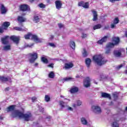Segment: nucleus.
Masks as SVG:
<instances>
[{
	"instance_id": "16",
	"label": "nucleus",
	"mask_w": 127,
	"mask_h": 127,
	"mask_svg": "<svg viewBox=\"0 0 127 127\" xmlns=\"http://www.w3.org/2000/svg\"><path fill=\"white\" fill-rule=\"evenodd\" d=\"M14 108H15V105H14L9 106L6 109V112L8 113L9 112H12V111H14Z\"/></svg>"
},
{
	"instance_id": "58",
	"label": "nucleus",
	"mask_w": 127,
	"mask_h": 127,
	"mask_svg": "<svg viewBox=\"0 0 127 127\" xmlns=\"http://www.w3.org/2000/svg\"><path fill=\"white\" fill-rule=\"evenodd\" d=\"M8 90H9V88H5V91H8Z\"/></svg>"
},
{
	"instance_id": "1",
	"label": "nucleus",
	"mask_w": 127,
	"mask_h": 127,
	"mask_svg": "<svg viewBox=\"0 0 127 127\" xmlns=\"http://www.w3.org/2000/svg\"><path fill=\"white\" fill-rule=\"evenodd\" d=\"M12 118H19V119H23L26 122H29L32 119V114L30 112H27L23 114L19 110H14L11 115Z\"/></svg>"
},
{
	"instance_id": "53",
	"label": "nucleus",
	"mask_w": 127,
	"mask_h": 127,
	"mask_svg": "<svg viewBox=\"0 0 127 127\" xmlns=\"http://www.w3.org/2000/svg\"><path fill=\"white\" fill-rule=\"evenodd\" d=\"M36 97H33L32 98V102H34L35 101V100H36Z\"/></svg>"
},
{
	"instance_id": "45",
	"label": "nucleus",
	"mask_w": 127,
	"mask_h": 127,
	"mask_svg": "<svg viewBox=\"0 0 127 127\" xmlns=\"http://www.w3.org/2000/svg\"><path fill=\"white\" fill-rule=\"evenodd\" d=\"M124 66H125V64H120V65L117 66V69H118V70H120V69H121L122 67H124Z\"/></svg>"
},
{
	"instance_id": "30",
	"label": "nucleus",
	"mask_w": 127,
	"mask_h": 127,
	"mask_svg": "<svg viewBox=\"0 0 127 127\" xmlns=\"http://www.w3.org/2000/svg\"><path fill=\"white\" fill-rule=\"evenodd\" d=\"M112 127H120L119 126V123L116 121L113 122L112 124Z\"/></svg>"
},
{
	"instance_id": "27",
	"label": "nucleus",
	"mask_w": 127,
	"mask_h": 127,
	"mask_svg": "<svg viewBox=\"0 0 127 127\" xmlns=\"http://www.w3.org/2000/svg\"><path fill=\"white\" fill-rule=\"evenodd\" d=\"M115 44L113 43H109L106 45V48L107 49H111V48H114Z\"/></svg>"
},
{
	"instance_id": "47",
	"label": "nucleus",
	"mask_w": 127,
	"mask_h": 127,
	"mask_svg": "<svg viewBox=\"0 0 127 127\" xmlns=\"http://www.w3.org/2000/svg\"><path fill=\"white\" fill-rule=\"evenodd\" d=\"M4 29L3 27H0V33H2L4 31Z\"/></svg>"
},
{
	"instance_id": "31",
	"label": "nucleus",
	"mask_w": 127,
	"mask_h": 127,
	"mask_svg": "<svg viewBox=\"0 0 127 127\" xmlns=\"http://www.w3.org/2000/svg\"><path fill=\"white\" fill-rule=\"evenodd\" d=\"M41 60L43 63H45V64H47L48 63V60L47 59L45 58V57H42Z\"/></svg>"
},
{
	"instance_id": "19",
	"label": "nucleus",
	"mask_w": 127,
	"mask_h": 127,
	"mask_svg": "<svg viewBox=\"0 0 127 127\" xmlns=\"http://www.w3.org/2000/svg\"><path fill=\"white\" fill-rule=\"evenodd\" d=\"M80 122L82 125H83L84 126H87L88 125V121H87V119L84 117H82L80 119Z\"/></svg>"
},
{
	"instance_id": "10",
	"label": "nucleus",
	"mask_w": 127,
	"mask_h": 127,
	"mask_svg": "<svg viewBox=\"0 0 127 127\" xmlns=\"http://www.w3.org/2000/svg\"><path fill=\"white\" fill-rule=\"evenodd\" d=\"M10 38L11 40H12V41L15 43V44H18V43H19V37L12 36Z\"/></svg>"
},
{
	"instance_id": "56",
	"label": "nucleus",
	"mask_w": 127,
	"mask_h": 127,
	"mask_svg": "<svg viewBox=\"0 0 127 127\" xmlns=\"http://www.w3.org/2000/svg\"><path fill=\"white\" fill-rule=\"evenodd\" d=\"M50 38V39H53V38H54V36L51 35Z\"/></svg>"
},
{
	"instance_id": "14",
	"label": "nucleus",
	"mask_w": 127,
	"mask_h": 127,
	"mask_svg": "<svg viewBox=\"0 0 127 127\" xmlns=\"http://www.w3.org/2000/svg\"><path fill=\"white\" fill-rule=\"evenodd\" d=\"M59 105L61 107L62 109H65L66 107H67V104L63 101H59Z\"/></svg>"
},
{
	"instance_id": "18",
	"label": "nucleus",
	"mask_w": 127,
	"mask_h": 127,
	"mask_svg": "<svg viewBox=\"0 0 127 127\" xmlns=\"http://www.w3.org/2000/svg\"><path fill=\"white\" fill-rule=\"evenodd\" d=\"M113 42L114 45H118L120 43V38L114 37L113 38Z\"/></svg>"
},
{
	"instance_id": "63",
	"label": "nucleus",
	"mask_w": 127,
	"mask_h": 127,
	"mask_svg": "<svg viewBox=\"0 0 127 127\" xmlns=\"http://www.w3.org/2000/svg\"><path fill=\"white\" fill-rule=\"evenodd\" d=\"M47 119H48L49 120H50V117H47Z\"/></svg>"
},
{
	"instance_id": "5",
	"label": "nucleus",
	"mask_w": 127,
	"mask_h": 127,
	"mask_svg": "<svg viewBox=\"0 0 127 127\" xmlns=\"http://www.w3.org/2000/svg\"><path fill=\"white\" fill-rule=\"evenodd\" d=\"M83 86L85 88H89L91 86V79L90 78L87 77L83 81Z\"/></svg>"
},
{
	"instance_id": "41",
	"label": "nucleus",
	"mask_w": 127,
	"mask_h": 127,
	"mask_svg": "<svg viewBox=\"0 0 127 127\" xmlns=\"http://www.w3.org/2000/svg\"><path fill=\"white\" fill-rule=\"evenodd\" d=\"M65 109L67 111H73V108L69 107L68 105L65 107Z\"/></svg>"
},
{
	"instance_id": "33",
	"label": "nucleus",
	"mask_w": 127,
	"mask_h": 127,
	"mask_svg": "<svg viewBox=\"0 0 127 127\" xmlns=\"http://www.w3.org/2000/svg\"><path fill=\"white\" fill-rule=\"evenodd\" d=\"M45 100L46 102H50V96L48 95H46L45 96Z\"/></svg>"
},
{
	"instance_id": "11",
	"label": "nucleus",
	"mask_w": 127,
	"mask_h": 127,
	"mask_svg": "<svg viewBox=\"0 0 127 127\" xmlns=\"http://www.w3.org/2000/svg\"><path fill=\"white\" fill-rule=\"evenodd\" d=\"M20 10L22 11H26V10H29V7H28V5L23 4L21 5L19 7Z\"/></svg>"
},
{
	"instance_id": "48",
	"label": "nucleus",
	"mask_w": 127,
	"mask_h": 127,
	"mask_svg": "<svg viewBox=\"0 0 127 127\" xmlns=\"http://www.w3.org/2000/svg\"><path fill=\"white\" fill-rule=\"evenodd\" d=\"M64 80L65 81H70V80H71V77H66V78H64Z\"/></svg>"
},
{
	"instance_id": "52",
	"label": "nucleus",
	"mask_w": 127,
	"mask_h": 127,
	"mask_svg": "<svg viewBox=\"0 0 127 127\" xmlns=\"http://www.w3.org/2000/svg\"><path fill=\"white\" fill-rule=\"evenodd\" d=\"M48 67H51V68L54 67V64H50L49 65H48Z\"/></svg>"
},
{
	"instance_id": "46",
	"label": "nucleus",
	"mask_w": 127,
	"mask_h": 127,
	"mask_svg": "<svg viewBox=\"0 0 127 127\" xmlns=\"http://www.w3.org/2000/svg\"><path fill=\"white\" fill-rule=\"evenodd\" d=\"M33 45V44L31 45H28L27 44H25L24 45L25 48H27V47H32V46Z\"/></svg>"
},
{
	"instance_id": "24",
	"label": "nucleus",
	"mask_w": 127,
	"mask_h": 127,
	"mask_svg": "<svg viewBox=\"0 0 127 127\" xmlns=\"http://www.w3.org/2000/svg\"><path fill=\"white\" fill-rule=\"evenodd\" d=\"M101 96L103 98H107L108 99H109L110 100H111V95L108 93L102 92L101 93Z\"/></svg>"
},
{
	"instance_id": "20",
	"label": "nucleus",
	"mask_w": 127,
	"mask_h": 127,
	"mask_svg": "<svg viewBox=\"0 0 127 127\" xmlns=\"http://www.w3.org/2000/svg\"><path fill=\"white\" fill-rule=\"evenodd\" d=\"M17 20L20 23H22V22H25L26 19L22 16H18L17 18Z\"/></svg>"
},
{
	"instance_id": "6",
	"label": "nucleus",
	"mask_w": 127,
	"mask_h": 127,
	"mask_svg": "<svg viewBox=\"0 0 127 127\" xmlns=\"http://www.w3.org/2000/svg\"><path fill=\"white\" fill-rule=\"evenodd\" d=\"M125 52V50L121 49L119 50L115 51L114 52V55L115 57H121L122 56V53Z\"/></svg>"
},
{
	"instance_id": "13",
	"label": "nucleus",
	"mask_w": 127,
	"mask_h": 127,
	"mask_svg": "<svg viewBox=\"0 0 127 127\" xmlns=\"http://www.w3.org/2000/svg\"><path fill=\"white\" fill-rule=\"evenodd\" d=\"M56 7L57 9H60L62 7V3H61V1L58 0L55 1Z\"/></svg>"
},
{
	"instance_id": "62",
	"label": "nucleus",
	"mask_w": 127,
	"mask_h": 127,
	"mask_svg": "<svg viewBox=\"0 0 127 127\" xmlns=\"http://www.w3.org/2000/svg\"><path fill=\"white\" fill-rule=\"evenodd\" d=\"M35 65V66H38V63H36Z\"/></svg>"
},
{
	"instance_id": "38",
	"label": "nucleus",
	"mask_w": 127,
	"mask_h": 127,
	"mask_svg": "<svg viewBox=\"0 0 127 127\" xmlns=\"http://www.w3.org/2000/svg\"><path fill=\"white\" fill-rule=\"evenodd\" d=\"M31 33H28V34L25 35L24 37L26 39H29L30 37H31Z\"/></svg>"
},
{
	"instance_id": "12",
	"label": "nucleus",
	"mask_w": 127,
	"mask_h": 127,
	"mask_svg": "<svg viewBox=\"0 0 127 127\" xmlns=\"http://www.w3.org/2000/svg\"><path fill=\"white\" fill-rule=\"evenodd\" d=\"M109 37L108 36H105L103 38H102L101 40H99L97 42V43L98 44H103L104 42H106L107 40H108V38Z\"/></svg>"
},
{
	"instance_id": "49",
	"label": "nucleus",
	"mask_w": 127,
	"mask_h": 127,
	"mask_svg": "<svg viewBox=\"0 0 127 127\" xmlns=\"http://www.w3.org/2000/svg\"><path fill=\"white\" fill-rule=\"evenodd\" d=\"M116 25H117V24H115V23H113L111 24V27L112 28H115V27H116Z\"/></svg>"
},
{
	"instance_id": "35",
	"label": "nucleus",
	"mask_w": 127,
	"mask_h": 127,
	"mask_svg": "<svg viewBox=\"0 0 127 127\" xmlns=\"http://www.w3.org/2000/svg\"><path fill=\"white\" fill-rule=\"evenodd\" d=\"M70 46L72 49H75V42L72 41L70 42Z\"/></svg>"
},
{
	"instance_id": "44",
	"label": "nucleus",
	"mask_w": 127,
	"mask_h": 127,
	"mask_svg": "<svg viewBox=\"0 0 127 127\" xmlns=\"http://www.w3.org/2000/svg\"><path fill=\"white\" fill-rule=\"evenodd\" d=\"M78 6H82L83 7L84 5V1H81L80 2H79L78 3Z\"/></svg>"
},
{
	"instance_id": "9",
	"label": "nucleus",
	"mask_w": 127,
	"mask_h": 127,
	"mask_svg": "<svg viewBox=\"0 0 127 127\" xmlns=\"http://www.w3.org/2000/svg\"><path fill=\"white\" fill-rule=\"evenodd\" d=\"M0 9L1 14H5L7 12V8L4 6V4L0 5Z\"/></svg>"
},
{
	"instance_id": "2",
	"label": "nucleus",
	"mask_w": 127,
	"mask_h": 127,
	"mask_svg": "<svg viewBox=\"0 0 127 127\" xmlns=\"http://www.w3.org/2000/svg\"><path fill=\"white\" fill-rule=\"evenodd\" d=\"M93 59L94 61L99 66L104 65V64L107 63V61L101 55L94 56Z\"/></svg>"
},
{
	"instance_id": "37",
	"label": "nucleus",
	"mask_w": 127,
	"mask_h": 127,
	"mask_svg": "<svg viewBox=\"0 0 127 127\" xmlns=\"http://www.w3.org/2000/svg\"><path fill=\"white\" fill-rule=\"evenodd\" d=\"M14 29H15V30H17L18 31H23V29L19 27H14Z\"/></svg>"
},
{
	"instance_id": "34",
	"label": "nucleus",
	"mask_w": 127,
	"mask_h": 127,
	"mask_svg": "<svg viewBox=\"0 0 127 127\" xmlns=\"http://www.w3.org/2000/svg\"><path fill=\"white\" fill-rule=\"evenodd\" d=\"M82 55L83 57H87V56H88V53L85 49H83V52H82Z\"/></svg>"
},
{
	"instance_id": "22",
	"label": "nucleus",
	"mask_w": 127,
	"mask_h": 127,
	"mask_svg": "<svg viewBox=\"0 0 127 127\" xmlns=\"http://www.w3.org/2000/svg\"><path fill=\"white\" fill-rule=\"evenodd\" d=\"M8 81V78L4 76H0V82L1 83H5Z\"/></svg>"
},
{
	"instance_id": "50",
	"label": "nucleus",
	"mask_w": 127,
	"mask_h": 127,
	"mask_svg": "<svg viewBox=\"0 0 127 127\" xmlns=\"http://www.w3.org/2000/svg\"><path fill=\"white\" fill-rule=\"evenodd\" d=\"M82 38H86L87 37V34L85 33H82L81 36Z\"/></svg>"
},
{
	"instance_id": "42",
	"label": "nucleus",
	"mask_w": 127,
	"mask_h": 127,
	"mask_svg": "<svg viewBox=\"0 0 127 127\" xmlns=\"http://www.w3.org/2000/svg\"><path fill=\"white\" fill-rule=\"evenodd\" d=\"M77 103V106H78V107H80V106L82 105V101H81V100H77L76 101Z\"/></svg>"
},
{
	"instance_id": "4",
	"label": "nucleus",
	"mask_w": 127,
	"mask_h": 127,
	"mask_svg": "<svg viewBox=\"0 0 127 127\" xmlns=\"http://www.w3.org/2000/svg\"><path fill=\"white\" fill-rule=\"evenodd\" d=\"M36 59H37V53H33L29 55V61L30 63H34Z\"/></svg>"
},
{
	"instance_id": "32",
	"label": "nucleus",
	"mask_w": 127,
	"mask_h": 127,
	"mask_svg": "<svg viewBox=\"0 0 127 127\" xmlns=\"http://www.w3.org/2000/svg\"><path fill=\"white\" fill-rule=\"evenodd\" d=\"M101 27H102V25H101V24H97L93 27V29L94 30H96V29H99Z\"/></svg>"
},
{
	"instance_id": "51",
	"label": "nucleus",
	"mask_w": 127,
	"mask_h": 127,
	"mask_svg": "<svg viewBox=\"0 0 127 127\" xmlns=\"http://www.w3.org/2000/svg\"><path fill=\"white\" fill-rule=\"evenodd\" d=\"M49 45H50V46H51V47H55V45L54 44V43H49Z\"/></svg>"
},
{
	"instance_id": "54",
	"label": "nucleus",
	"mask_w": 127,
	"mask_h": 127,
	"mask_svg": "<svg viewBox=\"0 0 127 127\" xmlns=\"http://www.w3.org/2000/svg\"><path fill=\"white\" fill-rule=\"evenodd\" d=\"M59 27L62 28V27H63V25L62 24H59Z\"/></svg>"
},
{
	"instance_id": "8",
	"label": "nucleus",
	"mask_w": 127,
	"mask_h": 127,
	"mask_svg": "<svg viewBox=\"0 0 127 127\" xmlns=\"http://www.w3.org/2000/svg\"><path fill=\"white\" fill-rule=\"evenodd\" d=\"M9 37H8V36H6L1 38V41L2 44H4V45H6L9 42Z\"/></svg>"
},
{
	"instance_id": "61",
	"label": "nucleus",
	"mask_w": 127,
	"mask_h": 127,
	"mask_svg": "<svg viewBox=\"0 0 127 127\" xmlns=\"http://www.w3.org/2000/svg\"><path fill=\"white\" fill-rule=\"evenodd\" d=\"M94 83L96 84V85H98V82H96V81H94Z\"/></svg>"
},
{
	"instance_id": "7",
	"label": "nucleus",
	"mask_w": 127,
	"mask_h": 127,
	"mask_svg": "<svg viewBox=\"0 0 127 127\" xmlns=\"http://www.w3.org/2000/svg\"><path fill=\"white\" fill-rule=\"evenodd\" d=\"M31 38L32 40H33L34 41H35V42H42V40L38 38V37H37L36 35H33L32 34H31Z\"/></svg>"
},
{
	"instance_id": "59",
	"label": "nucleus",
	"mask_w": 127,
	"mask_h": 127,
	"mask_svg": "<svg viewBox=\"0 0 127 127\" xmlns=\"http://www.w3.org/2000/svg\"><path fill=\"white\" fill-rule=\"evenodd\" d=\"M30 0V2H33V1H34V0Z\"/></svg>"
},
{
	"instance_id": "29",
	"label": "nucleus",
	"mask_w": 127,
	"mask_h": 127,
	"mask_svg": "<svg viewBox=\"0 0 127 127\" xmlns=\"http://www.w3.org/2000/svg\"><path fill=\"white\" fill-rule=\"evenodd\" d=\"M55 77V73H54V71H51L49 73V77L53 79Z\"/></svg>"
},
{
	"instance_id": "57",
	"label": "nucleus",
	"mask_w": 127,
	"mask_h": 127,
	"mask_svg": "<svg viewBox=\"0 0 127 127\" xmlns=\"http://www.w3.org/2000/svg\"><path fill=\"white\" fill-rule=\"evenodd\" d=\"M113 97L114 98H118V95H117L116 94H113Z\"/></svg>"
},
{
	"instance_id": "60",
	"label": "nucleus",
	"mask_w": 127,
	"mask_h": 127,
	"mask_svg": "<svg viewBox=\"0 0 127 127\" xmlns=\"http://www.w3.org/2000/svg\"><path fill=\"white\" fill-rule=\"evenodd\" d=\"M108 28H109V27H105V29H108Z\"/></svg>"
},
{
	"instance_id": "15",
	"label": "nucleus",
	"mask_w": 127,
	"mask_h": 127,
	"mask_svg": "<svg viewBox=\"0 0 127 127\" xmlns=\"http://www.w3.org/2000/svg\"><path fill=\"white\" fill-rule=\"evenodd\" d=\"M85 64L87 68H90V66H91V63L92 61L89 58H86L85 60Z\"/></svg>"
},
{
	"instance_id": "64",
	"label": "nucleus",
	"mask_w": 127,
	"mask_h": 127,
	"mask_svg": "<svg viewBox=\"0 0 127 127\" xmlns=\"http://www.w3.org/2000/svg\"><path fill=\"white\" fill-rule=\"evenodd\" d=\"M73 107H76V105H75V104H74V105H73Z\"/></svg>"
},
{
	"instance_id": "3",
	"label": "nucleus",
	"mask_w": 127,
	"mask_h": 127,
	"mask_svg": "<svg viewBox=\"0 0 127 127\" xmlns=\"http://www.w3.org/2000/svg\"><path fill=\"white\" fill-rule=\"evenodd\" d=\"M91 111L96 115H100L102 113V109L100 106L97 105L91 106Z\"/></svg>"
},
{
	"instance_id": "17",
	"label": "nucleus",
	"mask_w": 127,
	"mask_h": 127,
	"mask_svg": "<svg viewBox=\"0 0 127 127\" xmlns=\"http://www.w3.org/2000/svg\"><path fill=\"white\" fill-rule=\"evenodd\" d=\"M92 12L93 15L92 20L93 21H96L98 19V14L97 13V11L92 10Z\"/></svg>"
},
{
	"instance_id": "40",
	"label": "nucleus",
	"mask_w": 127,
	"mask_h": 127,
	"mask_svg": "<svg viewBox=\"0 0 127 127\" xmlns=\"http://www.w3.org/2000/svg\"><path fill=\"white\" fill-rule=\"evenodd\" d=\"M119 22H120V20L119 19V18L118 17L115 18L113 23H115V24H118Z\"/></svg>"
},
{
	"instance_id": "55",
	"label": "nucleus",
	"mask_w": 127,
	"mask_h": 127,
	"mask_svg": "<svg viewBox=\"0 0 127 127\" xmlns=\"http://www.w3.org/2000/svg\"><path fill=\"white\" fill-rule=\"evenodd\" d=\"M120 0H110V2H115V1H118Z\"/></svg>"
},
{
	"instance_id": "36",
	"label": "nucleus",
	"mask_w": 127,
	"mask_h": 127,
	"mask_svg": "<svg viewBox=\"0 0 127 127\" xmlns=\"http://www.w3.org/2000/svg\"><path fill=\"white\" fill-rule=\"evenodd\" d=\"M83 7H84V8H89V2L83 3Z\"/></svg>"
},
{
	"instance_id": "21",
	"label": "nucleus",
	"mask_w": 127,
	"mask_h": 127,
	"mask_svg": "<svg viewBox=\"0 0 127 127\" xmlns=\"http://www.w3.org/2000/svg\"><path fill=\"white\" fill-rule=\"evenodd\" d=\"M11 49V46L10 45H5L3 47V51H9Z\"/></svg>"
},
{
	"instance_id": "28",
	"label": "nucleus",
	"mask_w": 127,
	"mask_h": 127,
	"mask_svg": "<svg viewBox=\"0 0 127 127\" xmlns=\"http://www.w3.org/2000/svg\"><path fill=\"white\" fill-rule=\"evenodd\" d=\"M33 21H34V22H35V23H37L38 22H39V21H40V19L38 16H34Z\"/></svg>"
},
{
	"instance_id": "43",
	"label": "nucleus",
	"mask_w": 127,
	"mask_h": 127,
	"mask_svg": "<svg viewBox=\"0 0 127 127\" xmlns=\"http://www.w3.org/2000/svg\"><path fill=\"white\" fill-rule=\"evenodd\" d=\"M111 53V49L106 48L105 54H110Z\"/></svg>"
},
{
	"instance_id": "23",
	"label": "nucleus",
	"mask_w": 127,
	"mask_h": 127,
	"mask_svg": "<svg viewBox=\"0 0 127 127\" xmlns=\"http://www.w3.org/2000/svg\"><path fill=\"white\" fill-rule=\"evenodd\" d=\"M9 25H10V23L9 22H5L3 23L2 27H3V28L5 30Z\"/></svg>"
},
{
	"instance_id": "26",
	"label": "nucleus",
	"mask_w": 127,
	"mask_h": 127,
	"mask_svg": "<svg viewBox=\"0 0 127 127\" xmlns=\"http://www.w3.org/2000/svg\"><path fill=\"white\" fill-rule=\"evenodd\" d=\"M74 66L73 64L69 63H67L65 64V69H70V68H72Z\"/></svg>"
},
{
	"instance_id": "39",
	"label": "nucleus",
	"mask_w": 127,
	"mask_h": 127,
	"mask_svg": "<svg viewBox=\"0 0 127 127\" xmlns=\"http://www.w3.org/2000/svg\"><path fill=\"white\" fill-rule=\"evenodd\" d=\"M38 6L41 8H45L46 5H45V4L42 3L39 4Z\"/></svg>"
},
{
	"instance_id": "25",
	"label": "nucleus",
	"mask_w": 127,
	"mask_h": 127,
	"mask_svg": "<svg viewBox=\"0 0 127 127\" xmlns=\"http://www.w3.org/2000/svg\"><path fill=\"white\" fill-rule=\"evenodd\" d=\"M79 91V89L77 87H74L71 88L70 93L74 94V93H77Z\"/></svg>"
}]
</instances>
